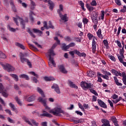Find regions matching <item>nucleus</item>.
<instances>
[{
    "instance_id": "obj_1",
    "label": "nucleus",
    "mask_w": 126,
    "mask_h": 126,
    "mask_svg": "<svg viewBox=\"0 0 126 126\" xmlns=\"http://www.w3.org/2000/svg\"><path fill=\"white\" fill-rule=\"evenodd\" d=\"M57 47V44H55L52 46V47L51 49H50L48 53H47V55L48 57H49L48 62V64L50 67H53L54 66V67H56V63H55V61L54 60V58H52V56H55L56 54H55V52H54V49Z\"/></svg>"
},
{
    "instance_id": "obj_2",
    "label": "nucleus",
    "mask_w": 126,
    "mask_h": 126,
    "mask_svg": "<svg viewBox=\"0 0 126 126\" xmlns=\"http://www.w3.org/2000/svg\"><path fill=\"white\" fill-rule=\"evenodd\" d=\"M13 18L16 25H18V24L20 22L21 25H23V28H25V22H28V18H26L25 21H24L22 18L18 16L16 18L13 17Z\"/></svg>"
},
{
    "instance_id": "obj_3",
    "label": "nucleus",
    "mask_w": 126,
    "mask_h": 126,
    "mask_svg": "<svg viewBox=\"0 0 126 126\" xmlns=\"http://www.w3.org/2000/svg\"><path fill=\"white\" fill-rule=\"evenodd\" d=\"M49 113L53 114L54 116H61L60 114L63 113V111L60 107H55L53 109L49 110Z\"/></svg>"
},
{
    "instance_id": "obj_4",
    "label": "nucleus",
    "mask_w": 126,
    "mask_h": 126,
    "mask_svg": "<svg viewBox=\"0 0 126 126\" xmlns=\"http://www.w3.org/2000/svg\"><path fill=\"white\" fill-rule=\"evenodd\" d=\"M0 64L2 66L3 69L7 70L8 72H10V71H14L15 69L12 66L10 65L9 64H6L4 65L3 63L0 62Z\"/></svg>"
},
{
    "instance_id": "obj_5",
    "label": "nucleus",
    "mask_w": 126,
    "mask_h": 126,
    "mask_svg": "<svg viewBox=\"0 0 126 126\" xmlns=\"http://www.w3.org/2000/svg\"><path fill=\"white\" fill-rule=\"evenodd\" d=\"M97 77H100L101 76V77H102V78H104V79H106V80H109L110 79L109 76L112 75V74H111V73L107 71H104V74H105V75L101 74L100 72H97Z\"/></svg>"
},
{
    "instance_id": "obj_6",
    "label": "nucleus",
    "mask_w": 126,
    "mask_h": 126,
    "mask_svg": "<svg viewBox=\"0 0 126 126\" xmlns=\"http://www.w3.org/2000/svg\"><path fill=\"white\" fill-rule=\"evenodd\" d=\"M0 93L2 94V95L3 97H5V98H7L8 97V93L7 92V91L4 90L3 86L2 84L0 83Z\"/></svg>"
},
{
    "instance_id": "obj_7",
    "label": "nucleus",
    "mask_w": 126,
    "mask_h": 126,
    "mask_svg": "<svg viewBox=\"0 0 126 126\" xmlns=\"http://www.w3.org/2000/svg\"><path fill=\"white\" fill-rule=\"evenodd\" d=\"M80 85L83 89H88L89 88H92L93 86L92 84H88L85 82H82L80 84Z\"/></svg>"
},
{
    "instance_id": "obj_8",
    "label": "nucleus",
    "mask_w": 126,
    "mask_h": 126,
    "mask_svg": "<svg viewBox=\"0 0 126 126\" xmlns=\"http://www.w3.org/2000/svg\"><path fill=\"white\" fill-rule=\"evenodd\" d=\"M25 100L28 102H33L36 99V96L35 95H32L29 96V95H27L24 97Z\"/></svg>"
},
{
    "instance_id": "obj_9",
    "label": "nucleus",
    "mask_w": 126,
    "mask_h": 126,
    "mask_svg": "<svg viewBox=\"0 0 126 126\" xmlns=\"http://www.w3.org/2000/svg\"><path fill=\"white\" fill-rule=\"evenodd\" d=\"M97 39L95 38L94 39H93L92 43V48L93 53H94L96 52V48L97 47Z\"/></svg>"
},
{
    "instance_id": "obj_10",
    "label": "nucleus",
    "mask_w": 126,
    "mask_h": 126,
    "mask_svg": "<svg viewBox=\"0 0 126 126\" xmlns=\"http://www.w3.org/2000/svg\"><path fill=\"white\" fill-rule=\"evenodd\" d=\"M92 19L94 24H97L98 23V15L97 13L94 12L92 14Z\"/></svg>"
},
{
    "instance_id": "obj_11",
    "label": "nucleus",
    "mask_w": 126,
    "mask_h": 126,
    "mask_svg": "<svg viewBox=\"0 0 126 126\" xmlns=\"http://www.w3.org/2000/svg\"><path fill=\"white\" fill-rule=\"evenodd\" d=\"M42 113L43 114H41L40 115L39 114V112L37 113L40 118H43V117H47V118H52V115L48 113V112H46L45 110H43Z\"/></svg>"
},
{
    "instance_id": "obj_12",
    "label": "nucleus",
    "mask_w": 126,
    "mask_h": 126,
    "mask_svg": "<svg viewBox=\"0 0 126 126\" xmlns=\"http://www.w3.org/2000/svg\"><path fill=\"white\" fill-rule=\"evenodd\" d=\"M25 122H26V123H27V124H28V125H29L30 126H32V124H33L34 126H38V124L37 123L36 121H35V120H31V121H30L29 119L26 118L25 119Z\"/></svg>"
},
{
    "instance_id": "obj_13",
    "label": "nucleus",
    "mask_w": 126,
    "mask_h": 126,
    "mask_svg": "<svg viewBox=\"0 0 126 126\" xmlns=\"http://www.w3.org/2000/svg\"><path fill=\"white\" fill-rule=\"evenodd\" d=\"M51 88L52 89H55V91L57 93V94H61V91L60 90V88L59 87V86L58 85L54 84L52 86Z\"/></svg>"
},
{
    "instance_id": "obj_14",
    "label": "nucleus",
    "mask_w": 126,
    "mask_h": 126,
    "mask_svg": "<svg viewBox=\"0 0 126 126\" xmlns=\"http://www.w3.org/2000/svg\"><path fill=\"white\" fill-rule=\"evenodd\" d=\"M20 60L22 63H25L28 62V59L24 58V55L22 53L20 54Z\"/></svg>"
},
{
    "instance_id": "obj_15",
    "label": "nucleus",
    "mask_w": 126,
    "mask_h": 126,
    "mask_svg": "<svg viewBox=\"0 0 126 126\" xmlns=\"http://www.w3.org/2000/svg\"><path fill=\"white\" fill-rule=\"evenodd\" d=\"M45 2H48V4L50 5L49 8L51 10H53L54 9V6H55V4L53 3V2L50 0H43Z\"/></svg>"
},
{
    "instance_id": "obj_16",
    "label": "nucleus",
    "mask_w": 126,
    "mask_h": 126,
    "mask_svg": "<svg viewBox=\"0 0 126 126\" xmlns=\"http://www.w3.org/2000/svg\"><path fill=\"white\" fill-rule=\"evenodd\" d=\"M37 100L38 102H39V103H41V104H43V105H44L45 106H46V103H47L46 99H45L42 97V96H39Z\"/></svg>"
},
{
    "instance_id": "obj_17",
    "label": "nucleus",
    "mask_w": 126,
    "mask_h": 126,
    "mask_svg": "<svg viewBox=\"0 0 126 126\" xmlns=\"http://www.w3.org/2000/svg\"><path fill=\"white\" fill-rule=\"evenodd\" d=\"M111 72L114 74V75H116V76H122L123 73H121V72L118 71L115 69H112L111 70Z\"/></svg>"
},
{
    "instance_id": "obj_18",
    "label": "nucleus",
    "mask_w": 126,
    "mask_h": 126,
    "mask_svg": "<svg viewBox=\"0 0 126 126\" xmlns=\"http://www.w3.org/2000/svg\"><path fill=\"white\" fill-rule=\"evenodd\" d=\"M68 85L71 87V88H75V89H77L78 88V87L75 85V84H74L73 82H71V81H68Z\"/></svg>"
},
{
    "instance_id": "obj_19",
    "label": "nucleus",
    "mask_w": 126,
    "mask_h": 126,
    "mask_svg": "<svg viewBox=\"0 0 126 126\" xmlns=\"http://www.w3.org/2000/svg\"><path fill=\"white\" fill-rule=\"evenodd\" d=\"M60 17L61 18L62 20H63V21H64L65 22H66L67 21V16L66 14L64 15H62V13L59 14Z\"/></svg>"
},
{
    "instance_id": "obj_20",
    "label": "nucleus",
    "mask_w": 126,
    "mask_h": 126,
    "mask_svg": "<svg viewBox=\"0 0 126 126\" xmlns=\"http://www.w3.org/2000/svg\"><path fill=\"white\" fill-rule=\"evenodd\" d=\"M98 103L100 106V107H102V108H104V109H106L107 108V105L105 103V102L102 101L101 100H98Z\"/></svg>"
},
{
    "instance_id": "obj_21",
    "label": "nucleus",
    "mask_w": 126,
    "mask_h": 126,
    "mask_svg": "<svg viewBox=\"0 0 126 126\" xmlns=\"http://www.w3.org/2000/svg\"><path fill=\"white\" fill-rule=\"evenodd\" d=\"M59 69H60V71L62 72L63 73H66L67 71L65 70L64 67L63 65H60L58 66Z\"/></svg>"
},
{
    "instance_id": "obj_22",
    "label": "nucleus",
    "mask_w": 126,
    "mask_h": 126,
    "mask_svg": "<svg viewBox=\"0 0 126 126\" xmlns=\"http://www.w3.org/2000/svg\"><path fill=\"white\" fill-rule=\"evenodd\" d=\"M87 73L89 77H95V73L93 71H88Z\"/></svg>"
},
{
    "instance_id": "obj_23",
    "label": "nucleus",
    "mask_w": 126,
    "mask_h": 126,
    "mask_svg": "<svg viewBox=\"0 0 126 126\" xmlns=\"http://www.w3.org/2000/svg\"><path fill=\"white\" fill-rule=\"evenodd\" d=\"M120 76L123 77L122 80H123V83H124V84H125V85H126V73L125 72H123L122 76Z\"/></svg>"
},
{
    "instance_id": "obj_24",
    "label": "nucleus",
    "mask_w": 126,
    "mask_h": 126,
    "mask_svg": "<svg viewBox=\"0 0 126 126\" xmlns=\"http://www.w3.org/2000/svg\"><path fill=\"white\" fill-rule=\"evenodd\" d=\"M96 34L98 38H100V39H103V35L102 34V30H101V29H99L97 31Z\"/></svg>"
},
{
    "instance_id": "obj_25",
    "label": "nucleus",
    "mask_w": 126,
    "mask_h": 126,
    "mask_svg": "<svg viewBox=\"0 0 126 126\" xmlns=\"http://www.w3.org/2000/svg\"><path fill=\"white\" fill-rule=\"evenodd\" d=\"M37 92L40 94V95L43 97V98H45L46 96L45 95V94L44 93V92L40 88H37Z\"/></svg>"
},
{
    "instance_id": "obj_26",
    "label": "nucleus",
    "mask_w": 126,
    "mask_h": 126,
    "mask_svg": "<svg viewBox=\"0 0 126 126\" xmlns=\"http://www.w3.org/2000/svg\"><path fill=\"white\" fill-rule=\"evenodd\" d=\"M114 81L118 86H123V84L119 82V80L118 79V78L117 77L114 76Z\"/></svg>"
},
{
    "instance_id": "obj_27",
    "label": "nucleus",
    "mask_w": 126,
    "mask_h": 126,
    "mask_svg": "<svg viewBox=\"0 0 126 126\" xmlns=\"http://www.w3.org/2000/svg\"><path fill=\"white\" fill-rule=\"evenodd\" d=\"M33 15H35V13L33 12V11H31L29 13V17L30 19L32 21V22H33L34 21V18H33Z\"/></svg>"
},
{
    "instance_id": "obj_28",
    "label": "nucleus",
    "mask_w": 126,
    "mask_h": 126,
    "mask_svg": "<svg viewBox=\"0 0 126 126\" xmlns=\"http://www.w3.org/2000/svg\"><path fill=\"white\" fill-rule=\"evenodd\" d=\"M44 79L45 80V81H52L55 80V78L54 77L48 76L44 77Z\"/></svg>"
},
{
    "instance_id": "obj_29",
    "label": "nucleus",
    "mask_w": 126,
    "mask_h": 126,
    "mask_svg": "<svg viewBox=\"0 0 126 126\" xmlns=\"http://www.w3.org/2000/svg\"><path fill=\"white\" fill-rule=\"evenodd\" d=\"M117 57L120 63H123V61H124V59H125V56H124V55L118 54L117 55Z\"/></svg>"
},
{
    "instance_id": "obj_30",
    "label": "nucleus",
    "mask_w": 126,
    "mask_h": 126,
    "mask_svg": "<svg viewBox=\"0 0 126 126\" xmlns=\"http://www.w3.org/2000/svg\"><path fill=\"white\" fill-rule=\"evenodd\" d=\"M19 77L20 78H25L26 80H29V77L25 74L20 75Z\"/></svg>"
},
{
    "instance_id": "obj_31",
    "label": "nucleus",
    "mask_w": 126,
    "mask_h": 126,
    "mask_svg": "<svg viewBox=\"0 0 126 126\" xmlns=\"http://www.w3.org/2000/svg\"><path fill=\"white\" fill-rule=\"evenodd\" d=\"M111 120L115 126H119V124H118V121L117 120V118H116L115 117H112Z\"/></svg>"
},
{
    "instance_id": "obj_32",
    "label": "nucleus",
    "mask_w": 126,
    "mask_h": 126,
    "mask_svg": "<svg viewBox=\"0 0 126 126\" xmlns=\"http://www.w3.org/2000/svg\"><path fill=\"white\" fill-rule=\"evenodd\" d=\"M87 36L89 40H94V39H96V37L94 36V35L91 34V33H88L87 34Z\"/></svg>"
},
{
    "instance_id": "obj_33",
    "label": "nucleus",
    "mask_w": 126,
    "mask_h": 126,
    "mask_svg": "<svg viewBox=\"0 0 126 126\" xmlns=\"http://www.w3.org/2000/svg\"><path fill=\"white\" fill-rule=\"evenodd\" d=\"M68 46V45H66L65 43H63L61 46V48L63 51H66L69 49V47H67Z\"/></svg>"
},
{
    "instance_id": "obj_34",
    "label": "nucleus",
    "mask_w": 126,
    "mask_h": 126,
    "mask_svg": "<svg viewBox=\"0 0 126 126\" xmlns=\"http://www.w3.org/2000/svg\"><path fill=\"white\" fill-rule=\"evenodd\" d=\"M63 6L62 4H60L59 5V9L57 10L58 13H59V14H60L61 13H62V12H63Z\"/></svg>"
},
{
    "instance_id": "obj_35",
    "label": "nucleus",
    "mask_w": 126,
    "mask_h": 126,
    "mask_svg": "<svg viewBox=\"0 0 126 126\" xmlns=\"http://www.w3.org/2000/svg\"><path fill=\"white\" fill-rule=\"evenodd\" d=\"M10 75L12 77L15 81H18V76L15 74H10Z\"/></svg>"
},
{
    "instance_id": "obj_36",
    "label": "nucleus",
    "mask_w": 126,
    "mask_h": 126,
    "mask_svg": "<svg viewBox=\"0 0 126 126\" xmlns=\"http://www.w3.org/2000/svg\"><path fill=\"white\" fill-rule=\"evenodd\" d=\"M30 1H31V4H30L31 9L33 10L34 9V8H35V6H36V4L32 0H31Z\"/></svg>"
},
{
    "instance_id": "obj_37",
    "label": "nucleus",
    "mask_w": 126,
    "mask_h": 126,
    "mask_svg": "<svg viewBox=\"0 0 126 126\" xmlns=\"http://www.w3.org/2000/svg\"><path fill=\"white\" fill-rule=\"evenodd\" d=\"M105 17V12L104 10L101 11V13L100 14V16L98 17L99 20L101 19L102 20H104V18Z\"/></svg>"
},
{
    "instance_id": "obj_38",
    "label": "nucleus",
    "mask_w": 126,
    "mask_h": 126,
    "mask_svg": "<svg viewBox=\"0 0 126 126\" xmlns=\"http://www.w3.org/2000/svg\"><path fill=\"white\" fill-rule=\"evenodd\" d=\"M101 122L103 124H104L105 126H110V123L108 121V120L106 119H102Z\"/></svg>"
},
{
    "instance_id": "obj_39",
    "label": "nucleus",
    "mask_w": 126,
    "mask_h": 126,
    "mask_svg": "<svg viewBox=\"0 0 126 126\" xmlns=\"http://www.w3.org/2000/svg\"><path fill=\"white\" fill-rule=\"evenodd\" d=\"M32 31L33 32H34V33H39V34H40V35H42V34H43V32H42V31L37 29H32Z\"/></svg>"
},
{
    "instance_id": "obj_40",
    "label": "nucleus",
    "mask_w": 126,
    "mask_h": 126,
    "mask_svg": "<svg viewBox=\"0 0 126 126\" xmlns=\"http://www.w3.org/2000/svg\"><path fill=\"white\" fill-rule=\"evenodd\" d=\"M15 45L17 46V47H19V48H21V49H22L23 50H24L25 49V48L24 47V46H23V45H22L18 42H16L15 43Z\"/></svg>"
},
{
    "instance_id": "obj_41",
    "label": "nucleus",
    "mask_w": 126,
    "mask_h": 126,
    "mask_svg": "<svg viewBox=\"0 0 126 126\" xmlns=\"http://www.w3.org/2000/svg\"><path fill=\"white\" fill-rule=\"evenodd\" d=\"M87 8L89 11H93L94 8L89 4H87Z\"/></svg>"
},
{
    "instance_id": "obj_42",
    "label": "nucleus",
    "mask_w": 126,
    "mask_h": 126,
    "mask_svg": "<svg viewBox=\"0 0 126 126\" xmlns=\"http://www.w3.org/2000/svg\"><path fill=\"white\" fill-rule=\"evenodd\" d=\"M79 4L81 6L82 9L84 11H85V8H84V3L82 1H79Z\"/></svg>"
},
{
    "instance_id": "obj_43",
    "label": "nucleus",
    "mask_w": 126,
    "mask_h": 126,
    "mask_svg": "<svg viewBox=\"0 0 126 126\" xmlns=\"http://www.w3.org/2000/svg\"><path fill=\"white\" fill-rule=\"evenodd\" d=\"M15 100H16V101L17 102V104H18V105H19L20 106H22V102H21L20 99H18V97H16L15 98Z\"/></svg>"
},
{
    "instance_id": "obj_44",
    "label": "nucleus",
    "mask_w": 126,
    "mask_h": 126,
    "mask_svg": "<svg viewBox=\"0 0 126 126\" xmlns=\"http://www.w3.org/2000/svg\"><path fill=\"white\" fill-rule=\"evenodd\" d=\"M8 29L9 30V31H11V32H15V31L18 30V28L14 29L10 27V26H8Z\"/></svg>"
},
{
    "instance_id": "obj_45",
    "label": "nucleus",
    "mask_w": 126,
    "mask_h": 126,
    "mask_svg": "<svg viewBox=\"0 0 126 126\" xmlns=\"http://www.w3.org/2000/svg\"><path fill=\"white\" fill-rule=\"evenodd\" d=\"M9 106L11 108L12 111H15V106L12 103H9Z\"/></svg>"
},
{
    "instance_id": "obj_46",
    "label": "nucleus",
    "mask_w": 126,
    "mask_h": 126,
    "mask_svg": "<svg viewBox=\"0 0 126 126\" xmlns=\"http://www.w3.org/2000/svg\"><path fill=\"white\" fill-rule=\"evenodd\" d=\"M6 56L1 51H0V59H6Z\"/></svg>"
},
{
    "instance_id": "obj_47",
    "label": "nucleus",
    "mask_w": 126,
    "mask_h": 126,
    "mask_svg": "<svg viewBox=\"0 0 126 126\" xmlns=\"http://www.w3.org/2000/svg\"><path fill=\"white\" fill-rule=\"evenodd\" d=\"M103 44L104 46L106 47V49L109 48V43H108V40H103Z\"/></svg>"
},
{
    "instance_id": "obj_48",
    "label": "nucleus",
    "mask_w": 126,
    "mask_h": 126,
    "mask_svg": "<svg viewBox=\"0 0 126 126\" xmlns=\"http://www.w3.org/2000/svg\"><path fill=\"white\" fill-rule=\"evenodd\" d=\"M27 32H28V33H29V34L31 35V36H32V38H35V35L33 34V32H31V30H30V29H28V31Z\"/></svg>"
},
{
    "instance_id": "obj_49",
    "label": "nucleus",
    "mask_w": 126,
    "mask_h": 126,
    "mask_svg": "<svg viewBox=\"0 0 126 126\" xmlns=\"http://www.w3.org/2000/svg\"><path fill=\"white\" fill-rule=\"evenodd\" d=\"M88 22H89V20L86 18H84L83 19V23H84V25H86L88 24Z\"/></svg>"
},
{
    "instance_id": "obj_50",
    "label": "nucleus",
    "mask_w": 126,
    "mask_h": 126,
    "mask_svg": "<svg viewBox=\"0 0 126 126\" xmlns=\"http://www.w3.org/2000/svg\"><path fill=\"white\" fill-rule=\"evenodd\" d=\"M90 92H91V93H93V94H94L95 96H98V93H97V92H96V91L93 89H91Z\"/></svg>"
},
{
    "instance_id": "obj_51",
    "label": "nucleus",
    "mask_w": 126,
    "mask_h": 126,
    "mask_svg": "<svg viewBox=\"0 0 126 126\" xmlns=\"http://www.w3.org/2000/svg\"><path fill=\"white\" fill-rule=\"evenodd\" d=\"M115 43L117 44L119 48H122V43H121V41L119 40H116L115 41Z\"/></svg>"
},
{
    "instance_id": "obj_52",
    "label": "nucleus",
    "mask_w": 126,
    "mask_h": 126,
    "mask_svg": "<svg viewBox=\"0 0 126 126\" xmlns=\"http://www.w3.org/2000/svg\"><path fill=\"white\" fill-rule=\"evenodd\" d=\"M43 27L45 29H49V27H48V23H47V22H43Z\"/></svg>"
},
{
    "instance_id": "obj_53",
    "label": "nucleus",
    "mask_w": 126,
    "mask_h": 126,
    "mask_svg": "<svg viewBox=\"0 0 126 126\" xmlns=\"http://www.w3.org/2000/svg\"><path fill=\"white\" fill-rule=\"evenodd\" d=\"M78 106L80 109L82 110V111H83V112L85 111V109L84 108V107H83V106H82V105L80 103H78Z\"/></svg>"
},
{
    "instance_id": "obj_54",
    "label": "nucleus",
    "mask_w": 126,
    "mask_h": 126,
    "mask_svg": "<svg viewBox=\"0 0 126 126\" xmlns=\"http://www.w3.org/2000/svg\"><path fill=\"white\" fill-rule=\"evenodd\" d=\"M91 5L93 6H96L97 5V2H96V0H94L92 1L91 3Z\"/></svg>"
},
{
    "instance_id": "obj_55",
    "label": "nucleus",
    "mask_w": 126,
    "mask_h": 126,
    "mask_svg": "<svg viewBox=\"0 0 126 126\" xmlns=\"http://www.w3.org/2000/svg\"><path fill=\"white\" fill-rule=\"evenodd\" d=\"M109 59H110V60H111V61H113V62H116V58H115V57L111 55L108 56Z\"/></svg>"
},
{
    "instance_id": "obj_56",
    "label": "nucleus",
    "mask_w": 126,
    "mask_h": 126,
    "mask_svg": "<svg viewBox=\"0 0 126 126\" xmlns=\"http://www.w3.org/2000/svg\"><path fill=\"white\" fill-rule=\"evenodd\" d=\"M75 46V43L74 42H71L68 45V48H71L72 47H74Z\"/></svg>"
},
{
    "instance_id": "obj_57",
    "label": "nucleus",
    "mask_w": 126,
    "mask_h": 126,
    "mask_svg": "<svg viewBox=\"0 0 126 126\" xmlns=\"http://www.w3.org/2000/svg\"><path fill=\"white\" fill-rule=\"evenodd\" d=\"M48 27L49 28H51V29H55V27L52 25V22H51V21H49V22Z\"/></svg>"
},
{
    "instance_id": "obj_58",
    "label": "nucleus",
    "mask_w": 126,
    "mask_h": 126,
    "mask_svg": "<svg viewBox=\"0 0 126 126\" xmlns=\"http://www.w3.org/2000/svg\"><path fill=\"white\" fill-rule=\"evenodd\" d=\"M115 1L117 5H122V2H121V0H115Z\"/></svg>"
},
{
    "instance_id": "obj_59",
    "label": "nucleus",
    "mask_w": 126,
    "mask_h": 126,
    "mask_svg": "<svg viewBox=\"0 0 126 126\" xmlns=\"http://www.w3.org/2000/svg\"><path fill=\"white\" fill-rule=\"evenodd\" d=\"M125 54V49H124V46L122 49H120V55H124Z\"/></svg>"
},
{
    "instance_id": "obj_60",
    "label": "nucleus",
    "mask_w": 126,
    "mask_h": 126,
    "mask_svg": "<svg viewBox=\"0 0 126 126\" xmlns=\"http://www.w3.org/2000/svg\"><path fill=\"white\" fill-rule=\"evenodd\" d=\"M74 52H75V54H76V55H77V56H78L79 57L80 56V52H79V51L77 50H74Z\"/></svg>"
},
{
    "instance_id": "obj_61",
    "label": "nucleus",
    "mask_w": 126,
    "mask_h": 126,
    "mask_svg": "<svg viewBox=\"0 0 126 126\" xmlns=\"http://www.w3.org/2000/svg\"><path fill=\"white\" fill-rule=\"evenodd\" d=\"M0 103H1V104H2L3 106H5V102H4V101H3V99H2V98H1V97H0Z\"/></svg>"
},
{
    "instance_id": "obj_62",
    "label": "nucleus",
    "mask_w": 126,
    "mask_h": 126,
    "mask_svg": "<svg viewBox=\"0 0 126 126\" xmlns=\"http://www.w3.org/2000/svg\"><path fill=\"white\" fill-rule=\"evenodd\" d=\"M31 46L32 47V50H33V51H34L35 52H37V51H38V49H37V48H36L33 45H31Z\"/></svg>"
},
{
    "instance_id": "obj_63",
    "label": "nucleus",
    "mask_w": 126,
    "mask_h": 126,
    "mask_svg": "<svg viewBox=\"0 0 126 126\" xmlns=\"http://www.w3.org/2000/svg\"><path fill=\"white\" fill-rule=\"evenodd\" d=\"M65 41H67V42H70L71 41V38H70V37L67 36L65 37Z\"/></svg>"
},
{
    "instance_id": "obj_64",
    "label": "nucleus",
    "mask_w": 126,
    "mask_h": 126,
    "mask_svg": "<svg viewBox=\"0 0 126 126\" xmlns=\"http://www.w3.org/2000/svg\"><path fill=\"white\" fill-rule=\"evenodd\" d=\"M121 30H122V27H119L118 30L117 36H119V35H120V33H121Z\"/></svg>"
}]
</instances>
